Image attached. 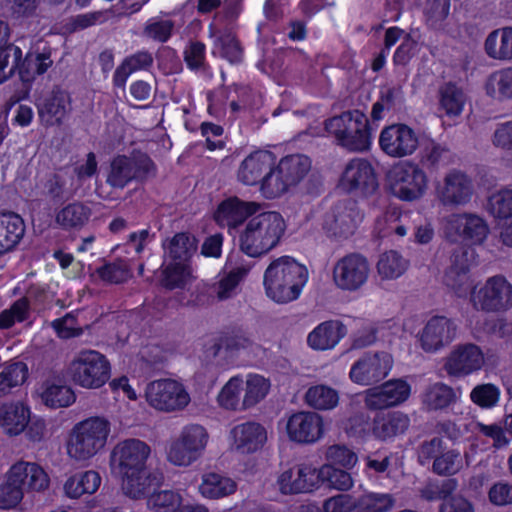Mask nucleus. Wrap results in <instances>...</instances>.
I'll return each instance as SVG.
<instances>
[{"instance_id": "nucleus-60", "label": "nucleus", "mask_w": 512, "mask_h": 512, "mask_svg": "<svg viewBox=\"0 0 512 512\" xmlns=\"http://www.w3.org/2000/svg\"><path fill=\"white\" fill-rule=\"evenodd\" d=\"M295 467L297 472V476L302 481V488L304 493H309L317 489L318 483L320 482V470L310 464V463H301Z\"/></svg>"}, {"instance_id": "nucleus-45", "label": "nucleus", "mask_w": 512, "mask_h": 512, "mask_svg": "<svg viewBox=\"0 0 512 512\" xmlns=\"http://www.w3.org/2000/svg\"><path fill=\"white\" fill-rule=\"evenodd\" d=\"M191 278V269L188 263L168 261L163 267L161 284L167 289L183 288Z\"/></svg>"}, {"instance_id": "nucleus-49", "label": "nucleus", "mask_w": 512, "mask_h": 512, "mask_svg": "<svg viewBox=\"0 0 512 512\" xmlns=\"http://www.w3.org/2000/svg\"><path fill=\"white\" fill-rule=\"evenodd\" d=\"M243 392V381L239 377H232L222 388L218 395V403L228 410H242L240 394Z\"/></svg>"}, {"instance_id": "nucleus-19", "label": "nucleus", "mask_w": 512, "mask_h": 512, "mask_svg": "<svg viewBox=\"0 0 512 512\" xmlns=\"http://www.w3.org/2000/svg\"><path fill=\"white\" fill-rule=\"evenodd\" d=\"M419 141L417 132L402 123L383 128L379 135L381 150L393 158H404L413 155L418 149Z\"/></svg>"}, {"instance_id": "nucleus-50", "label": "nucleus", "mask_w": 512, "mask_h": 512, "mask_svg": "<svg viewBox=\"0 0 512 512\" xmlns=\"http://www.w3.org/2000/svg\"><path fill=\"white\" fill-rule=\"evenodd\" d=\"M96 272L101 280L111 284L123 283L132 275L128 265L122 260L107 263L99 267Z\"/></svg>"}, {"instance_id": "nucleus-15", "label": "nucleus", "mask_w": 512, "mask_h": 512, "mask_svg": "<svg viewBox=\"0 0 512 512\" xmlns=\"http://www.w3.org/2000/svg\"><path fill=\"white\" fill-rule=\"evenodd\" d=\"M486 365V357L478 345H455L443 359V369L450 377L462 378L479 372Z\"/></svg>"}, {"instance_id": "nucleus-4", "label": "nucleus", "mask_w": 512, "mask_h": 512, "mask_svg": "<svg viewBox=\"0 0 512 512\" xmlns=\"http://www.w3.org/2000/svg\"><path fill=\"white\" fill-rule=\"evenodd\" d=\"M111 431L104 417H90L77 423L67 444L68 455L76 461H86L102 450Z\"/></svg>"}, {"instance_id": "nucleus-14", "label": "nucleus", "mask_w": 512, "mask_h": 512, "mask_svg": "<svg viewBox=\"0 0 512 512\" xmlns=\"http://www.w3.org/2000/svg\"><path fill=\"white\" fill-rule=\"evenodd\" d=\"M471 303L477 310L502 312L512 307V285L503 276H493L471 294Z\"/></svg>"}, {"instance_id": "nucleus-54", "label": "nucleus", "mask_w": 512, "mask_h": 512, "mask_svg": "<svg viewBox=\"0 0 512 512\" xmlns=\"http://www.w3.org/2000/svg\"><path fill=\"white\" fill-rule=\"evenodd\" d=\"M29 314V300L26 297L18 299L13 305L0 313V329H8L15 322H22Z\"/></svg>"}, {"instance_id": "nucleus-44", "label": "nucleus", "mask_w": 512, "mask_h": 512, "mask_svg": "<svg viewBox=\"0 0 512 512\" xmlns=\"http://www.w3.org/2000/svg\"><path fill=\"white\" fill-rule=\"evenodd\" d=\"M466 97L455 84L447 83L439 90L440 108L449 117L459 116L464 108Z\"/></svg>"}, {"instance_id": "nucleus-24", "label": "nucleus", "mask_w": 512, "mask_h": 512, "mask_svg": "<svg viewBox=\"0 0 512 512\" xmlns=\"http://www.w3.org/2000/svg\"><path fill=\"white\" fill-rule=\"evenodd\" d=\"M230 435L232 447L243 454H249L260 449L267 441L266 429L257 422L248 421L234 426Z\"/></svg>"}, {"instance_id": "nucleus-29", "label": "nucleus", "mask_w": 512, "mask_h": 512, "mask_svg": "<svg viewBox=\"0 0 512 512\" xmlns=\"http://www.w3.org/2000/svg\"><path fill=\"white\" fill-rule=\"evenodd\" d=\"M409 425L408 415L402 412L378 414L373 421L372 435L379 440H390L404 433Z\"/></svg>"}, {"instance_id": "nucleus-2", "label": "nucleus", "mask_w": 512, "mask_h": 512, "mask_svg": "<svg viewBox=\"0 0 512 512\" xmlns=\"http://www.w3.org/2000/svg\"><path fill=\"white\" fill-rule=\"evenodd\" d=\"M307 280V268L289 256L272 261L264 273L266 294L277 303L296 300Z\"/></svg>"}, {"instance_id": "nucleus-58", "label": "nucleus", "mask_w": 512, "mask_h": 512, "mask_svg": "<svg viewBox=\"0 0 512 512\" xmlns=\"http://www.w3.org/2000/svg\"><path fill=\"white\" fill-rule=\"evenodd\" d=\"M302 483L303 482L300 481V478L297 476L295 467L283 471L277 479L278 490L283 495L304 493Z\"/></svg>"}, {"instance_id": "nucleus-34", "label": "nucleus", "mask_w": 512, "mask_h": 512, "mask_svg": "<svg viewBox=\"0 0 512 512\" xmlns=\"http://www.w3.org/2000/svg\"><path fill=\"white\" fill-rule=\"evenodd\" d=\"M457 400L454 389L442 382L429 385L421 395V402L425 409L437 411L448 408Z\"/></svg>"}, {"instance_id": "nucleus-33", "label": "nucleus", "mask_w": 512, "mask_h": 512, "mask_svg": "<svg viewBox=\"0 0 512 512\" xmlns=\"http://www.w3.org/2000/svg\"><path fill=\"white\" fill-rule=\"evenodd\" d=\"M409 224V213L400 212L397 209H391L377 218L375 231L379 237L396 235L402 238L407 235Z\"/></svg>"}, {"instance_id": "nucleus-36", "label": "nucleus", "mask_w": 512, "mask_h": 512, "mask_svg": "<svg viewBox=\"0 0 512 512\" xmlns=\"http://www.w3.org/2000/svg\"><path fill=\"white\" fill-rule=\"evenodd\" d=\"M271 388V382L259 374H249L243 387L241 409L246 410L256 406L266 398Z\"/></svg>"}, {"instance_id": "nucleus-53", "label": "nucleus", "mask_w": 512, "mask_h": 512, "mask_svg": "<svg viewBox=\"0 0 512 512\" xmlns=\"http://www.w3.org/2000/svg\"><path fill=\"white\" fill-rule=\"evenodd\" d=\"M22 58V51L18 46H8L0 49V84L10 78Z\"/></svg>"}, {"instance_id": "nucleus-41", "label": "nucleus", "mask_w": 512, "mask_h": 512, "mask_svg": "<svg viewBox=\"0 0 512 512\" xmlns=\"http://www.w3.org/2000/svg\"><path fill=\"white\" fill-rule=\"evenodd\" d=\"M395 505L393 494L369 491L356 500V512H390Z\"/></svg>"}, {"instance_id": "nucleus-11", "label": "nucleus", "mask_w": 512, "mask_h": 512, "mask_svg": "<svg viewBox=\"0 0 512 512\" xmlns=\"http://www.w3.org/2000/svg\"><path fill=\"white\" fill-rule=\"evenodd\" d=\"M337 187L343 192L360 196L375 192L378 183L371 162L361 157L348 160L339 175Z\"/></svg>"}, {"instance_id": "nucleus-18", "label": "nucleus", "mask_w": 512, "mask_h": 512, "mask_svg": "<svg viewBox=\"0 0 512 512\" xmlns=\"http://www.w3.org/2000/svg\"><path fill=\"white\" fill-rule=\"evenodd\" d=\"M474 186L471 178L462 171L451 170L444 175L435 187L437 200L446 207L467 205L473 196Z\"/></svg>"}, {"instance_id": "nucleus-20", "label": "nucleus", "mask_w": 512, "mask_h": 512, "mask_svg": "<svg viewBox=\"0 0 512 512\" xmlns=\"http://www.w3.org/2000/svg\"><path fill=\"white\" fill-rule=\"evenodd\" d=\"M36 107L43 126H60L72 110L71 98L67 91L55 86L37 99Z\"/></svg>"}, {"instance_id": "nucleus-62", "label": "nucleus", "mask_w": 512, "mask_h": 512, "mask_svg": "<svg viewBox=\"0 0 512 512\" xmlns=\"http://www.w3.org/2000/svg\"><path fill=\"white\" fill-rule=\"evenodd\" d=\"M352 117H354V110L344 112L325 121V129L327 133L334 136L340 146L342 145V137L344 136Z\"/></svg>"}, {"instance_id": "nucleus-46", "label": "nucleus", "mask_w": 512, "mask_h": 512, "mask_svg": "<svg viewBox=\"0 0 512 512\" xmlns=\"http://www.w3.org/2000/svg\"><path fill=\"white\" fill-rule=\"evenodd\" d=\"M42 401L50 407H67L75 401V394L66 385L45 382L41 392Z\"/></svg>"}, {"instance_id": "nucleus-48", "label": "nucleus", "mask_w": 512, "mask_h": 512, "mask_svg": "<svg viewBox=\"0 0 512 512\" xmlns=\"http://www.w3.org/2000/svg\"><path fill=\"white\" fill-rule=\"evenodd\" d=\"M488 211L499 219L512 217V189H501L492 193L488 199Z\"/></svg>"}, {"instance_id": "nucleus-63", "label": "nucleus", "mask_w": 512, "mask_h": 512, "mask_svg": "<svg viewBox=\"0 0 512 512\" xmlns=\"http://www.w3.org/2000/svg\"><path fill=\"white\" fill-rule=\"evenodd\" d=\"M489 502L498 507L512 505V483L498 481L488 490Z\"/></svg>"}, {"instance_id": "nucleus-1", "label": "nucleus", "mask_w": 512, "mask_h": 512, "mask_svg": "<svg viewBox=\"0 0 512 512\" xmlns=\"http://www.w3.org/2000/svg\"><path fill=\"white\" fill-rule=\"evenodd\" d=\"M151 449L138 439L118 443L111 453V466L122 478L124 493L134 499L151 492L160 483L161 477L147 466Z\"/></svg>"}, {"instance_id": "nucleus-5", "label": "nucleus", "mask_w": 512, "mask_h": 512, "mask_svg": "<svg viewBox=\"0 0 512 512\" xmlns=\"http://www.w3.org/2000/svg\"><path fill=\"white\" fill-rule=\"evenodd\" d=\"M310 159L304 155H290L282 158L266 170L260 192L267 199H275L297 185L309 172Z\"/></svg>"}, {"instance_id": "nucleus-61", "label": "nucleus", "mask_w": 512, "mask_h": 512, "mask_svg": "<svg viewBox=\"0 0 512 512\" xmlns=\"http://www.w3.org/2000/svg\"><path fill=\"white\" fill-rule=\"evenodd\" d=\"M475 429L483 436L489 438L493 442V447L496 449H502L509 445L510 439L507 437L506 432L499 424H483L477 422Z\"/></svg>"}, {"instance_id": "nucleus-39", "label": "nucleus", "mask_w": 512, "mask_h": 512, "mask_svg": "<svg viewBox=\"0 0 512 512\" xmlns=\"http://www.w3.org/2000/svg\"><path fill=\"white\" fill-rule=\"evenodd\" d=\"M465 460L460 451L456 449L444 450L433 461V471L438 475H455L460 472L465 465H470V456L466 453Z\"/></svg>"}, {"instance_id": "nucleus-40", "label": "nucleus", "mask_w": 512, "mask_h": 512, "mask_svg": "<svg viewBox=\"0 0 512 512\" xmlns=\"http://www.w3.org/2000/svg\"><path fill=\"white\" fill-rule=\"evenodd\" d=\"M485 91L497 100L512 99V67L490 74L485 82Z\"/></svg>"}, {"instance_id": "nucleus-52", "label": "nucleus", "mask_w": 512, "mask_h": 512, "mask_svg": "<svg viewBox=\"0 0 512 512\" xmlns=\"http://www.w3.org/2000/svg\"><path fill=\"white\" fill-rule=\"evenodd\" d=\"M484 50L490 58L506 61V27L488 34L484 42Z\"/></svg>"}, {"instance_id": "nucleus-28", "label": "nucleus", "mask_w": 512, "mask_h": 512, "mask_svg": "<svg viewBox=\"0 0 512 512\" xmlns=\"http://www.w3.org/2000/svg\"><path fill=\"white\" fill-rule=\"evenodd\" d=\"M30 420V410L21 401L6 402L0 406V426L10 436L21 434Z\"/></svg>"}, {"instance_id": "nucleus-43", "label": "nucleus", "mask_w": 512, "mask_h": 512, "mask_svg": "<svg viewBox=\"0 0 512 512\" xmlns=\"http://www.w3.org/2000/svg\"><path fill=\"white\" fill-rule=\"evenodd\" d=\"M28 378V367L17 361L6 364L0 371V397L8 395L15 387L21 386Z\"/></svg>"}, {"instance_id": "nucleus-23", "label": "nucleus", "mask_w": 512, "mask_h": 512, "mask_svg": "<svg viewBox=\"0 0 512 512\" xmlns=\"http://www.w3.org/2000/svg\"><path fill=\"white\" fill-rule=\"evenodd\" d=\"M274 164V155L267 150H256L246 156L236 171L237 181L246 186H261L266 170Z\"/></svg>"}, {"instance_id": "nucleus-21", "label": "nucleus", "mask_w": 512, "mask_h": 512, "mask_svg": "<svg viewBox=\"0 0 512 512\" xmlns=\"http://www.w3.org/2000/svg\"><path fill=\"white\" fill-rule=\"evenodd\" d=\"M411 395V385L402 379H392L365 391V404L369 409L381 410L406 402Z\"/></svg>"}, {"instance_id": "nucleus-26", "label": "nucleus", "mask_w": 512, "mask_h": 512, "mask_svg": "<svg viewBox=\"0 0 512 512\" xmlns=\"http://www.w3.org/2000/svg\"><path fill=\"white\" fill-rule=\"evenodd\" d=\"M286 430L294 442H315L320 436V416L315 412L294 413L287 421Z\"/></svg>"}, {"instance_id": "nucleus-30", "label": "nucleus", "mask_w": 512, "mask_h": 512, "mask_svg": "<svg viewBox=\"0 0 512 512\" xmlns=\"http://www.w3.org/2000/svg\"><path fill=\"white\" fill-rule=\"evenodd\" d=\"M25 233L23 219L13 212L0 214V255L13 250Z\"/></svg>"}, {"instance_id": "nucleus-31", "label": "nucleus", "mask_w": 512, "mask_h": 512, "mask_svg": "<svg viewBox=\"0 0 512 512\" xmlns=\"http://www.w3.org/2000/svg\"><path fill=\"white\" fill-rule=\"evenodd\" d=\"M225 269L227 272L212 287L219 301L227 300L236 294L240 282L247 276L250 267L243 264L233 267L232 258H229Z\"/></svg>"}, {"instance_id": "nucleus-32", "label": "nucleus", "mask_w": 512, "mask_h": 512, "mask_svg": "<svg viewBox=\"0 0 512 512\" xmlns=\"http://www.w3.org/2000/svg\"><path fill=\"white\" fill-rule=\"evenodd\" d=\"M162 246L165 252V261L188 263L197 250V240L189 233L180 232L167 238Z\"/></svg>"}, {"instance_id": "nucleus-56", "label": "nucleus", "mask_w": 512, "mask_h": 512, "mask_svg": "<svg viewBox=\"0 0 512 512\" xmlns=\"http://www.w3.org/2000/svg\"><path fill=\"white\" fill-rule=\"evenodd\" d=\"M445 283L458 297H465L473 285L468 271L457 270L455 268H449L447 270Z\"/></svg>"}, {"instance_id": "nucleus-64", "label": "nucleus", "mask_w": 512, "mask_h": 512, "mask_svg": "<svg viewBox=\"0 0 512 512\" xmlns=\"http://www.w3.org/2000/svg\"><path fill=\"white\" fill-rule=\"evenodd\" d=\"M181 501V495L171 490H162L150 497V503L162 512H173Z\"/></svg>"}, {"instance_id": "nucleus-6", "label": "nucleus", "mask_w": 512, "mask_h": 512, "mask_svg": "<svg viewBox=\"0 0 512 512\" xmlns=\"http://www.w3.org/2000/svg\"><path fill=\"white\" fill-rule=\"evenodd\" d=\"M428 183L425 170L412 161L396 164L386 177V185L391 194L408 202L422 198L427 192Z\"/></svg>"}, {"instance_id": "nucleus-25", "label": "nucleus", "mask_w": 512, "mask_h": 512, "mask_svg": "<svg viewBox=\"0 0 512 512\" xmlns=\"http://www.w3.org/2000/svg\"><path fill=\"white\" fill-rule=\"evenodd\" d=\"M259 207V204L256 202H245L237 197H233L221 202L214 218L221 227L236 228L249 216L256 213Z\"/></svg>"}, {"instance_id": "nucleus-47", "label": "nucleus", "mask_w": 512, "mask_h": 512, "mask_svg": "<svg viewBox=\"0 0 512 512\" xmlns=\"http://www.w3.org/2000/svg\"><path fill=\"white\" fill-rule=\"evenodd\" d=\"M469 397L481 409H492L500 401L501 390L493 383H481L472 388Z\"/></svg>"}, {"instance_id": "nucleus-38", "label": "nucleus", "mask_w": 512, "mask_h": 512, "mask_svg": "<svg viewBox=\"0 0 512 512\" xmlns=\"http://www.w3.org/2000/svg\"><path fill=\"white\" fill-rule=\"evenodd\" d=\"M101 483V477L96 471H86L75 474L64 484L65 494L70 498H79L83 494H93Z\"/></svg>"}, {"instance_id": "nucleus-59", "label": "nucleus", "mask_w": 512, "mask_h": 512, "mask_svg": "<svg viewBox=\"0 0 512 512\" xmlns=\"http://www.w3.org/2000/svg\"><path fill=\"white\" fill-rule=\"evenodd\" d=\"M221 48V54L231 63L239 62L242 58V49L236 36L230 32H224L217 40Z\"/></svg>"}, {"instance_id": "nucleus-51", "label": "nucleus", "mask_w": 512, "mask_h": 512, "mask_svg": "<svg viewBox=\"0 0 512 512\" xmlns=\"http://www.w3.org/2000/svg\"><path fill=\"white\" fill-rule=\"evenodd\" d=\"M337 490H348L353 486V480L349 473L327 464L322 466V485Z\"/></svg>"}, {"instance_id": "nucleus-27", "label": "nucleus", "mask_w": 512, "mask_h": 512, "mask_svg": "<svg viewBox=\"0 0 512 512\" xmlns=\"http://www.w3.org/2000/svg\"><path fill=\"white\" fill-rule=\"evenodd\" d=\"M372 144V135L369 120L366 115L354 110V117L346 129L342 137V145L344 149L350 152H366Z\"/></svg>"}, {"instance_id": "nucleus-7", "label": "nucleus", "mask_w": 512, "mask_h": 512, "mask_svg": "<svg viewBox=\"0 0 512 512\" xmlns=\"http://www.w3.org/2000/svg\"><path fill=\"white\" fill-rule=\"evenodd\" d=\"M68 374L75 385L85 389H98L110 378V363L100 352L85 349L72 359Z\"/></svg>"}, {"instance_id": "nucleus-10", "label": "nucleus", "mask_w": 512, "mask_h": 512, "mask_svg": "<svg viewBox=\"0 0 512 512\" xmlns=\"http://www.w3.org/2000/svg\"><path fill=\"white\" fill-rule=\"evenodd\" d=\"M145 399L150 407L163 413L183 411L191 401L184 385L170 378L150 382L145 389Z\"/></svg>"}, {"instance_id": "nucleus-3", "label": "nucleus", "mask_w": 512, "mask_h": 512, "mask_svg": "<svg viewBox=\"0 0 512 512\" xmlns=\"http://www.w3.org/2000/svg\"><path fill=\"white\" fill-rule=\"evenodd\" d=\"M285 229V221L278 212L252 216L240 234V249L251 257L264 255L278 245Z\"/></svg>"}, {"instance_id": "nucleus-17", "label": "nucleus", "mask_w": 512, "mask_h": 512, "mask_svg": "<svg viewBox=\"0 0 512 512\" xmlns=\"http://www.w3.org/2000/svg\"><path fill=\"white\" fill-rule=\"evenodd\" d=\"M393 365L394 359L388 352L366 353L353 363L349 377L356 384L369 386L386 378Z\"/></svg>"}, {"instance_id": "nucleus-8", "label": "nucleus", "mask_w": 512, "mask_h": 512, "mask_svg": "<svg viewBox=\"0 0 512 512\" xmlns=\"http://www.w3.org/2000/svg\"><path fill=\"white\" fill-rule=\"evenodd\" d=\"M208 441L209 433L202 425L188 424L171 440L167 460L174 466L188 467L202 456Z\"/></svg>"}, {"instance_id": "nucleus-37", "label": "nucleus", "mask_w": 512, "mask_h": 512, "mask_svg": "<svg viewBox=\"0 0 512 512\" xmlns=\"http://www.w3.org/2000/svg\"><path fill=\"white\" fill-rule=\"evenodd\" d=\"M409 261L395 250L382 253L376 264L377 273L382 280H395L408 269Z\"/></svg>"}, {"instance_id": "nucleus-42", "label": "nucleus", "mask_w": 512, "mask_h": 512, "mask_svg": "<svg viewBox=\"0 0 512 512\" xmlns=\"http://www.w3.org/2000/svg\"><path fill=\"white\" fill-rule=\"evenodd\" d=\"M90 217V209L79 202L63 207L57 212L55 221L63 229H76L82 227Z\"/></svg>"}, {"instance_id": "nucleus-13", "label": "nucleus", "mask_w": 512, "mask_h": 512, "mask_svg": "<svg viewBox=\"0 0 512 512\" xmlns=\"http://www.w3.org/2000/svg\"><path fill=\"white\" fill-rule=\"evenodd\" d=\"M457 325L451 318L435 315L426 320L416 334V344L425 353H438L457 336Z\"/></svg>"}, {"instance_id": "nucleus-57", "label": "nucleus", "mask_w": 512, "mask_h": 512, "mask_svg": "<svg viewBox=\"0 0 512 512\" xmlns=\"http://www.w3.org/2000/svg\"><path fill=\"white\" fill-rule=\"evenodd\" d=\"M23 495L21 489L6 473L4 481L0 483V509L15 508L22 501Z\"/></svg>"}, {"instance_id": "nucleus-55", "label": "nucleus", "mask_w": 512, "mask_h": 512, "mask_svg": "<svg viewBox=\"0 0 512 512\" xmlns=\"http://www.w3.org/2000/svg\"><path fill=\"white\" fill-rule=\"evenodd\" d=\"M346 333V326L339 319L322 322V350L333 349Z\"/></svg>"}, {"instance_id": "nucleus-12", "label": "nucleus", "mask_w": 512, "mask_h": 512, "mask_svg": "<svg viewBox=\"0 0 512 512\" xmlns=\"http://www.w3.org/2000/svg\"><path fill=\"white\" fill-rule=\"evenodd\" d=\"M155 174V164L147 155H121L112 160L107 183L114 188H124L133 180L142 182Z\"/></svg>"}, {"instance_id": "nucleus-22", "label": "nucleus", "mask_w": 512, "mask_h": 512, "mask_svg": "<svg viewBox=\"0 0 512 512\" xmlns=\"http://www.w3.org/2000/svg\"><path fill=\"white\" fill-rule=\"evenodd\" d=\"M7 474L23 494L24 491H44L50 484V478L46 471L35 462L20 460L10 467Z\"/></svg>"}, {"instance_id": "nucleus-16", "label": "nucleus", "mask_w": 512, "mask_h": 512, "mask_svg": "<svg viewBox=\"0 0 512 512\" xmlns=\"http://www.w3.org/2000/svg\"><path fill=\"white\" fill-rule=\"evenodd\" d=\"M370 265L368 260L358 253H351L340 258L333 268V282L343 291L354 292L368 281Z\"/></svg>"}, {"instance_id": "nucleus-9", "label": "nucleus", "mask_w": 512, "mask_h": 512, "mask_svg": "<svg viewBox=\"0 0 512 512\" xmlns=\"http://www.w3.org/2000/svg\"><path fill=\"white\" fill-rule=\"evenodd\" d=\"M489 231L486 220L476 213H452L442 221L443 237L450 243L480 245L488 237Z\"/></svg>"}, {"instance_id": "nucleus-35", "label": "nucleus", "mask_w": 512, "mask_h": 512, "mask_svg": "<svg viewBox=\"0 0 512 512\" xmlns=\"http://www.w3.org/2000/svg\"><path fill=\"white\" fill-rule=\"evenodd\" d=\"M236 482L224 475L215 472L205 473L199 486L201 495L208 499H219L235 493Z\"/></svg>"}]
</instances>
